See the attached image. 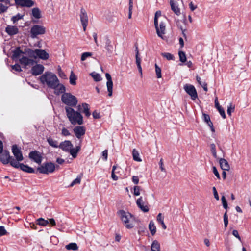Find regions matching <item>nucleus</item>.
<instances>
[{
    "instance_id": "f257e3e1",
    "label": "nucleus",
    "mask_w": 251,
    "mask_h": 251,
    "mask_svg": "<svg viewBox=\"0 0 251 251\" xmlns=\"http://www.w3.org/2000/svg\"><path fill=\"white\" fill-rule=\"evenodd\" d=\"M62 102L67 105L65 111L67 117L73 125L83 124V116L80 112L75 111L72 107L76 106L78 103L77 98L70 93H64L61 96Z\"/></svg>"
},
{
    "instance_id": "f03ea898",
    "label": "nucleus",
    "mask_w": 251,
    "mask_h": 251,
    "mask_svg": "<svg viewBox=\"0 0 251 251\" xmlns=\"http://www.w3.org/2000/svg\"><path fill=\"white\" fill-rule=\"evenodd\" d=\"M12 52V59L16 61L19 58V63L24 65V68L37 63V61L34 60L36 59V49L33 50L27 46H22L16 47Z\"/></svg>"
},
{
    "instance_id": "7ed1b4c3",
    "label": "nucleus",
    "mask_w": 251,
    "mask_h": 251,
    "mask_svg": "<svg viewBox=\"0 0 251 251\" xmlns=\"http://www.w3.org/2000/svg\"><path fill=\"white\" fill-rule=\"evenodd\" d=\"M39 79L41 84L46 85L49 88L55 89L58 85L57 76L51 72H45L39 77Z\"/></svg>"
},
{
    "instance_id": "20e7f679",
    "label": "nucleus",
    "mask_w": 251,
    "mask_h": 251,
    "mask_svg": "<svg viewBox=\"0 0 251 251\" xmlns=\"http://www.w3.org/2000/svg\"><path fill=\"white\" fill-rule=\"evenodd\" d=\"M118 214L120 216L121 220L124 223L126 228L131 229L134 227V225L132 223H129L130 218L134 217L132 214L129 212H126L124 210L118 211Z\"/></svg>"
},
{
    "instance_id": "39448f33",
    "label": "nucleus",
    "mask_w": 251,
    "mask_h": 251,
    "mask_svg": "<svg viewBox=\"0 0 251 251\" xmlns=\"http://www.w3.org/2000/svg\"><path fill=\"white\" fill-rule=\"evenodd\" d=\"M12 160V156L10 155V152L7 150H3V144L2 141L0 140V161L3 164H7Z\"/></svg>"
},
{
    "instance_id": "423d86ee",
    "label": "nucleus",
    "mask_w": 251,
    "mask_h": 251,
    "mask_svg": "<svg viewBox=\"0 0 251 251\" xmlns=\"http://www.w3.org/2000/svg\"><path fill=\"white\" fill-rule=\"evenodd\" d=\"M11 150L15 158V159H14L12 157V160L10 162V165L12 166V164L13 162L16 161L17 163H19L20 161H23L24 160V157L21 148L18 147L17 145L14 144L12 145Z\"/></svg>"
},
{
    "instance_id": "0eeeda50",
    "label": "nucleus",
    "mask_w": 251,
    "mask_h": 251,
    "mask_svg": "<svg viewBox=\"0 0 251 251\" xmlns=\"http://www.w3.org/2000/svg\"><path fill=\"white\" fill-rule=\"evenodd\" d=\"M55 169V167L53 163L46 162L37 168V172L38 171L41 174H48L53 173Z\"/></svg>"
},
{
    "instance_id": "6e6552de",
    "label": "nucleus",
    "mask_w": 251,
    "mask_h": 251,
    "mask_svg": "<svg viewBox=\"0 0 251 251\" xmlns=\"http://www.w3.org/2000/svg\"><path fill=\"white\" fill-rule=\"evenodd\" d=\"M46 28L40 25H34L30 29L31 37L32 38L36 37L39 35L45 34Z\"/></svg>"
},
{
    "instance_id": "1a4fd4ad",
    "label": "nucleus",
    "mask_w": 251,
    "mask_h": 251,
    "mask_svg": "<svg viewBox=\"0 0 251 251\" xmlns=\"http://www.w3.org/2000/svg\"><path fill=\"white\" fill-rule=\"evenodd\" d=\"M12 167L16 168V169H19L20 168L22 171L28 173H36L35 171V170L29 166L27 165H25L23 163H17V162H13L12 164Z\"/></svg>"
},
{
    "instance_id": "9d476101",
    "label": "nucleus",
    "mask_w": 251,
    "mask_h": 251,
    "mask_svg": "<svg viewBox=\"0 0 251 251\" xmlns=\"http://www.w3.org/2000/svg\"><path fill=\"white\" fill-rule=\"evenodd\" d=\"M184 89L190 97L192 100H194L198 98V94L195 87L191 84H186L184 86Z\"/></svg>"
},
{
    "instance_id": "9b49d317",
    "label": "nucleus",
    "mask_w": 251,
    "mask_h": 251,
    "mask_svg": "<svg viewBox=\"0 0 251 251\" xmlns=\"http://www.w3.org/2000/svg\"><path fill=\"white\" fill-rule=\"evenodd\" d=\"M80 18L84 31H85L88 23V18L87 12L83 8L80 10Z\"/></svg>"
},
{
    "instance_id": "f8f14e48",
    "label": "nucleus",
    "mask_w": 251,
    "mask_h": 251,
    "mask_svg": "<svg viewBox=\"0 0 251 251\" xmlns=\"http://www.w3.org/2000/svg\"><path fill=\"white\" fill-rule=\"evenodd\" d=\"M29 158L38 164H40L42 160V156L39 152L36 150L29 152Z\"/></svg>"
},
{
    "instance_id": "ddd939ff",
    "label": "nucleus",
    "mask_w": 251,
    "mask_h": 251,
    "mask_svg": "<svg viewBox=\"0 0 251 251\" xmlns=\"http://www.w3.org/2000/svg\"><path fill=\"white\" fill-rule=\"evenodd\" d=\"M15 5L21 7H30L34 5V2L32 0H15Z\"/></svg>"
},
{
    "instance_id": "4468645a",
    "label": "nucleus",
    "mask_w": 251,
    "mask_h": 251,
    "mask_svg": "<svg viewBox=\"0 0 251 251\" xmlns=\"http://www.w3.org/2000/svg\"><path fill=\"white\" fill-rule=\"evenodd\" d=\"M36 64L35 65H32V67L31 69V73L33 75H38L42 74L44 71V67L41 64Z\"/></svg>"
},
{
    "instance_id": "2eb2a0df",
    "label": "nucleus",
    "mask_w": 251,
    "mask_h": 251,
    "mask_svg": "<svg viewBox=\"0 0 251 251\" xmlns=\"http://www.w3.org/2000/svg\"><path fill=\"white\" fill-rule=\"evenodd\" d=\"M154 26L156 30L157 35L163 38L162 35L165 33L166 26L164 22H161L158 26V22H157V25L154 24Z\"/></svg>"
},
{
    "instance_id": "dca6fc26",
    "label": "nucleus",
    "mask_w": 251,
    "mask_h": 251,
    "mask_svg": "<svg viewBox=\"0 0 251 251\" xmlns=\"http://www.w3.org/2000/svg\"><path fill=\"white\" fill-rule=\"evenodd\" d=\"M105 77L107 80L106 85L107 87V91L108 92V95L109 97H111L112 96L113 85L112 78L111 75L108 73H106Z\"/></svg>"
},
{
    "instance_id": "f3484780",
    "label": "nucleus",
    "mask_w": 251,
    "mask_h": 251,
    "mask_svg": "<svg viewBox=\"0 0 251 251\" xmlns=\"http://www.w3.org/2000/svg\"><path fill=\"white\" fill-rule=\"evenodd\" d=\"M73 147L71 142L69 140H65L60 143L59 148L63 151L69 152L70 149Z\"/></svg>"
},
{
    "instance_id": "a211bd4d",
    "label": "nucleus",
    "mask_w": 251,
    "mask_h": 251,
    "mask_svg": "<svg viewBox=\"0 0 251 251\" xmlns=\"http://www.w3.org/2000/svg\"><path fill=\"white\" fill-rule=\"evenodd\" d=\"M73 131L75 136L78 139H80L85 134L86 130L84 126H76L74 127Z\"/></svg>"
},
{
    "instance_id": "6ab92c4d",
    "label": "nucleus",
    "mask_w": 251,
    "mask_h": 251,
    "mask_svg": "<svg viewBox=\"0 0 251 251\" xmlns=\"http://www.w3.org/2000/svg\"><path fill=\"white\" fill-rule=\"evenodd\" d=\"M36 59L39 57L43 60H47L49 58V54L45 50L43 49H36Z\"/></svg>"
},
{
    "instance_id": "aec40b11",
    "label": "nucleus",
    "mask_w": 251,
    "mask_h": 251,
    "mask_svg": "<svg viewBox=\"0 0 251 251\" xmlns=\"http://www.w3.org/2000/svg\"><path fill=\"white\" fill-rule=\"evenodd\" d=\"M136 204L138 207L144 212H148L149 211V207L148 205H144V202L143 198L140 197L136 201Z\"/></svg>"
},
{
    "instance_id": "412c9836",
    "label": "nucleus",
    "mask_w": 251,
    "mask_h": 251,
    "mask_svg": "<svg viewBox=\"0 0 251 251\" xmlns=\"http://www.w3.org/2000/svg\"><path fill=\"white\" fill-rule=\"evenodd\" d=\"M5 32L10 36H13L19 32V29L16 26L7 25L5 28Z\"/></svg>"
},
{
    "instance_id": "4be33fe9",
    "label": "nucleus",
    "mask_w": 251,
    "mask_h": 251,
    "mask_svg": "<svg viewBox=\"0 0 251 251\" xmlns=\"http://www.w3.org/2000/svg\"><path fill=\"white\" fill-rule=\"evenodd\" d=\"M105 49L107 52L109 54H112L114 50L111 41L109 39L108 36H106L105 38Z\"/></svg>"
},
{
    "instance_id": "5701e85b",
    "label": "nucleus",
    "mask_w": 251,
    "mask_h": 251,
    "mask_svg": "<svg viewBox=\"0 0 251 251\" xmlns=\"http://www.w3.org/2000/svg\"><path fill=\"white\" fill-rule=\"evenodd\" d=\"M219 164L221 168L224 171H228L230 169V166L227 161L224 158L219 159Z\"/></svg>"
},
{
    "instance_id": "b1692460",
    "label": "nucleus",
    "mask_w": 251,
    "mask_h": 251,
    "mask_svg": "<svg viewBox=\"0 0 251 251\" xmlns=\"http://www.w3.org/2000/svg\"><path fill=\"white\" fill-rule=\"evenodd\" d=\"M81 143V140L80 141V143L78 146H76L75 148H73V147L70 149V153L72 156L73 158H76L77 155V153L81 150V145L80 144Z\"/></svg>"
},
{
    "instance_id": "393cba45",
    "label": "nucleus",
    "mask_w": 251,
    "mask_h": 251,
    "mask_svg": "<svg viewBox=\"0 0 251 251\" xmlns=\"http://www.w3.org/2000/svg\"><path fill=\"white\" fill-rule=\"evenodd\" d=\"M54 90V93L56 95H59L61 93L64 94V93H66V87L65 86L61 83H59V81L58 80V85L57 87H56L55 89H53Z\"/></svg>"
},
{
    "instance_id": "a878e982",
    "label": "nucleus",
    "mask_w": 251,
    "mask_h": 251,
    "mask_svg": "<svg viewBox=\"0 0 251 251\" xmlns=\"http://www.w3.org/2000/svg\"><path fill=\"white\" fill-rule=\"evenodd\" d=\"M215 107L218 110L222 118L223 119H225L226 118V115L224 109L221 107V106L220 105L217 98H216L215 100Z\"/></svg>"
},
{
    "instance_id": "bb28decb",
    "label": "nucleus",
    "mask_w": 251,
    "mask_h": 251,
    "mask_svg": "<svg viewBox=\"0 0 251 251\" xmlns=\"http://www.w3.org/2000/svg\"><path fill=\"white\" fill-rule=\"evenodd\" d=\"M170 4L171 7V10L177 16H179L180 15V8L178 7L177 5H176L174 1V0H170Z\"/></svg>"
},
{
    "instance_id": "cd10ccee",
    "label": "nucleus",
    "mask_w": 251,
    "mask_h": 251,
    "mask_svg": "<svg viewBox=\"0 0 251 251\" xmlns=\"http://www.w3.org/2000/svg\"><path fill=\"white\" fill-rule=\"evenodd\" d=\"M32 15L37 19L41 18V11L38 7L33 8L32 9Z\"/></svg>"
},
{
    "instance_id": "c85d7f7f",
    "label": "nucleus",
    "mask_w": 251,
    "mask_h": 251,
    "mask_svg": "<svg viewBox=\"0 0 251 251\" xmlns=\"http://www.w3.org/2000/svg\"><path fill=\"white\" fill-rule=\"evenodd\" d=\"M156 220L157 222L161 225L163 229L167 228V226L164 222V216L162 215V213H160L157 215Z\"/></svg>"
},
{
    "instance_id": "c756f323",
    "label": "nucleus",
    "mask_w": 251,
    "mask_h": 251,
    "mask_svg": "<svg viewBox=\"0 0 251 251\" xmlns=\"http://www.w3.org/2000/svg\"><path fill=\"white\" fill-rule=\"evenodd\" d=\"M151 251H160V245L158 241L154 240L151 245Z\"/></svg>"
},
{
    "instance_id": "7c9ffc66",
    "label": "nucleus",
    "mask_w": 251,
    "mask_h": 251,
    "mask_svg": "<svg viewBox=\"0 0 251 251\" xmlns=\"http://www.w3.org/2000/svg\"><path fill=\"white\" fill-rule=\"evenodd\" d=\"M149 228L151 235L152 236L154 235L156 231V228L153 221L150 222Z\"/></svg>"
},
{
    "instance_id": "2f4dec72",
    "label": "nucleus",
    "mask_w": 251,
    "mask_h": 251,
    "mask_svg": "<svg viewBox=\"0 0 251 251\" xmlns=\"http://www.w3.org/2000/svg\"><path fill=\"white\" fill-rule=\"evenodd\" d=\"M82 106L84 109L83 112L85 114L87 117H89L91 115L89 108V105L86 103H83L82 104Z\"/></svg>"
},
{
    "instance_id": "473e14b6",
    "label": "nucleus",
    "mask_w": 251,
    "mask_h": 251,
    "mask_svg": "<svg viewBox=\"0 0 251 251\" xmlns=\"http://www.w3.org/2000/svg\"><path fill=\"white\" fill-rule=\"evenodd\" d=\"M65 248L68 250L76 251L78 249V247L75 243H71L67 245Z\"/></svg>"
},
{
    "instance_id": "72a5a7b5",
    "label": "nucleus",
    "mask_w": 251,
    "mask_h": 251,
    "mask_svg": "<svg viewBox=\"0 0 251 251\" xmlns=\"http://www.w3.org/2000/svg\"><path fill=\"white\" fill-rule=\"evenodd\" d=\"M47 142L50 146L53 148H59V145H58V142L53 140L50 137L47 138Z\"/></svg>"
},
{
    "instance_id": "f704fd0d",
    "label": "nucleus",
    "mask_w": 251,
    "mask_h": 251,
    "mask_svg": "<svg viewBox=\"0 0 251 251\" xmlns=\"http://www.w3.org/2000/svg\"><path fill=\"white\" fill-rule=\"evenodd\" d=\"M132 156L134 160L138 162L142 161V159L139 157V153L135 149H134L132 151Z\"/></svg>"
},
{
    "instance_id": "c9c22d12",
    "label": "nucleus",
    "mask_w": 251,
    "mask_h": 251,
    "mask_svg": "<svg viewBox=\"0 0 251 251\" xmlns=\"http://www.w3.org/2000/svg\"><path fill=\"white\" fill-rule=\"evenodd\" d=\"M70 83L71 85H76V80L77 79V76L75 75L73 71H71L70 76Z\"/></svg>"
},
{
    "instance_id": "e433bc0d",
    "label": "nucleus",
    "mask_w": 251,
    "mask_h": 251,
    "mask_svg": "<svg viewBox=\"0 0 251 251\" xmlns=\"http://www.w3.org/2000/svg\"><path fill=\"white\" fill-rule=\"evenodd\" d=\"M90 75L93 78L94 80L96 82L100 81L101 80L100 75L99 74L95 72L90 73Z\"/></svg>"
},
{
    "instance_id": "4c0bfd02",
    "label": "nucleus",
    "mask_w": 251,
    "mask_h": 251,
    "mask_svg": "<svg viewBox=\"0 0 251 251\" xmlns=\"http://www.w3.org/2000/svg\"><path fill=\"white\" fill-rule=\"evenodd\" d=\"M136 57V63L137 66V68L138 69L139 72L140 73L141 75H142V67L141 66V59L138 56H135Z\"/></svg>"
},
{
    "instance_id": "58836bf2",
    "label": "nucleus",
    "mask_w": 251,
    "mask_h": 251,
    "mask_svg": "<svg viewBox=\"0 0 251 251\" xmlns=\"http://www.w3.org/2000/svg\"><path fill=\"white\" fill-rule=\"evenodd\" d=\"M161 55L163 57L166 58L168 60H175L174 56L170 53H168V52L161 53Z\"/></svg>"
},
{
    "instance_id": "ea45409f",
    "label": "nucleus",
    "mask_w": 251,
    "mask_h": 251,
    "mask_svg": "<svg viewBox=\"0 0 251 251\" xmlns=\"http://www.w3.org/2000/svg\"><path fill=\"white\" fill-rule=\"evenodd\" d=\"M178 55L179 57V60L182 62L184 63L186 61V56L185 53L183 51H179Z\"/></svg>"
},
{
    "instance_id": "a19ab883",
    "label": "nucleus",
    "mask_w": 251,
    "mask_h": 251,
    "mask_svg": "<svg viewBox=\"0 0 251 251\" xmlns=\"http://www.w3.org/2000/svg\"><path fill=\"white\" fill-rule=\"evenodd\" d=\"M37 224L39 225H41L42 226H46L48 224H49V222L48 220H45L44 219L42 218H39L37 220Z\"/></svg>"
},
{
    "instance_id": "79ce46f5",
    "label": "nucleus",
    "mask_w": 251,
    "mask_h": 251,
    "mask_svg": "<svg viewBox=\"0 0 251 251\" xmlns=\"http://www.w3.org/2000/svg\"><path fill=\"white\" fill-rule=\"evenodd\" d=\"M210 150L211 151V153L213 156V157L217 159V152H216V146L215 144L212 143L210 145Z\"/></svg>"
},
{
    "instance_id": "37998d69",
    "label": "nucleus",
    "mask_w": 251,
    "mask_h": 251,
    "mask_svg": "<svg viewBox=\"0 0 251 251\" xmlns=\"http://www.w3.org/2000/svg\"><path fill=\"white\" fill-rule=\"evenodd\" d=\"M24 15H21L20 13L17 14L16 15L13 16L11 18V21L15 24L18 20L23 19Z\"/></svg>"
},
{
    "instance_id": "c03bdc74",
    "label": "nucleus",
    "mask_w": 251,
    "mask_h": 251,
    "mask_svg": "<svg viewBox=\"0 0 251 251\" xmlns=\"http://www.w3.org/2000/svg\"><path fill=\"white\" fill-rule=\"evenodd\" d=\"M58 74L60 77L63 79H67V77L65 73L62 71L61 68L60 66H58L57 68Z\"/></svg>"
},
{
    "instance_id": "a18cd8bd",
    "label": "nucleus",
    "mask_w": 251,
    "mask_h": 251,
    "mask_svg": "<svg viewBox=\"0 0 251 251\" xmlns=\"http://www.w3.org/2000/svg\"><path fill=\"white\" fill-rule=\"evenodd\" d=\"M227 210L225 212L224 214L223 218H224V227L226 229L227 227L228 224V215H227Z\"/></svg>"
},
{
    "instance_id": "49530a36",
    "label": "nucleus",
    "mask_w": 251,
    "mask_h": 251,
    "mask_svg": "<svg viewBox=\"0 0 251 251\" xmlns=\"http://www.w3.org/2000/svg\"><path fill=\"white\" fill-rule=\"evenodd\" d=\"M155 68L157 78H161L162 77L161 68L156 64H155Z\"/></svg>"
},
{
    "instance_id": "de8ad7c7",
    "label": "nucleus",
    "mask_w": 251,
    "mask_h": 251,
    "mask_svg": "<svg viewBox=\"0 0 251 251\" xmlns=\"http://www.w3.org/2000/svg\"><path fill=\"white\" fill-rule=\"evenodd\" d=\"M92 55V53L89 52H84L82 54L81 57V60L84 61L88 57H90Z\"/></svg>"
},
{
    "instance_id": "09e8293b",
    "label": "nucleus",
    "mask_w": 251,
    "mask_h": 251,
    "mask_svg": "<svg viewBox=\"0 0 251 251\" xmlns=\"http://www.w3.org/2000/svg\"><path fill=\"white\" fill-rule=\"evenodd\" d=\"M133 8V1L132 0H129V11H128V18L131 19L132 16V10Z\"/></svg>"
},
{
    "instance_id": "8fccbe9b",
    "label": "nucleus",
    "mask_w": 251,
    "mask_h": 251,
    "mask_svg": "<svg viewBox=\"0 0 251 251\" xmlns=\"http://www.w3.org/2000/svg\"><path fill=\"white\" fill-rule=\"evenodd\" d=\"M11 67L12 70H14L16 72H20L22 71L20 65L18 63H16L14 65H11Z\"/></svg>"
},
{
    "instance_id": "3c124183",
    "label": "nucleus",
    "mask_w": 251,
    "mask_h": 251,
    "mask_svg": "<svg viewBox=\"0 0 251 251\" xmlns=\"http://www.w3.org/2000/svg\"><path fill=\"white\" fill-rule=\"evenodd\" d=\"M221 201L223 204V207L227 209L228 208V204L226 200V199L224 196H223L221 198Z\"/></svg>"
},
{
    "instance_id": "603ef678",
    "label": "nucleus",
    "mask_w": 251,
    "mask_h": 251,
    "mask_svg": "<svg viewBox=\"0 0 251 251\" xmlns=\"http://www.w3.org/2000/svg\"><path fill=\"white\" fill-rule=\"evenodd\" d=\"M161 12L160 11H157L155 14L154 19V24L156 25H157L158 18L159 17L161 16Z\"/></svg>"
},
{
    "instance_id": "864d4df0",
    "label": "nucleus",
    "mask_w": 251,
    "mask_h": 251,
    "mask_svg": "<svg viewBox=\"0 0 251 251\" xmlns=\"http://www.w3.org/2000/svg\"><path fill=\"white\" fill-rule=\"evenodd\" d=\"M116 168H117V166L116 165H114L112 167L111 177L114 180H117L118 179V176L115 174V172H114Z\"/></svg>"
},
{
    "instance_id": "5fc2aeb1",
    "label": "nucleus",
    "mask_w": 251,
    "mask_h": 251,
    "mask_svg": "<svg viewBox=\"0 0 251 251\" xmlns=\"http://www.w3.org/2000/svg\"><path fill=\"white\" fill-rule=\"evenodd\" d=\"M235 109V105H232L231 103L230 104V105L228 106L227 112L229 115H231V113L234 111Z\"/></svg>"
},
{
    "instance_id": "6e6d98bb",
    "label": "nucleus",
    "mask_w": 251,
    "mask_h": 251,
    "mask_svg": "<svg viewBox=\"0 0 251 251\" xmlns=\"http://www.w3.org/2000/svg\"><path fill=\"white\" fill-rule=\"evenodd\" d=\"M81 181V177H77L75 180H74L69 185V187H72L75 184H79Z\"/></svg>"
},
{
    "instance_id": "4d7b16f0",
    "label": "nucleus",
    "mask_w": 251,
    "mask_h": 251,
    "mask_svg": "<svg viewBox=\"0 0 251 251\" xmlns=\"http://www.w3.org/2000/svg\"><path fill=\"white\" fill-rule=\"evenodd\" d=\"M8 8V6H5L2 3H0V14L6 12Z\"/></svg>"
},
{
    "instance_id": "13d9d810",
    "label": "nucleus",
    "mask_w": 251,
    "mask_h": 251,
    "mask_svg": "<svg viewBox=\"0 0 251 251\" xmlns=\"http://www.w3.org/2000/svg\"><path fill=\"white\" fill-rule=\"evenodd\" d=\"M7 234V232L5 229L4 226H0V236H4Z\"/></svg>"
},
{
    "instance_id": "bf43d9fd",
    "label": "nucleus",
    "mask_w": 251,
    "mask_h": 251,
    "mask_svg": "<svg viewBox=\"0 0 251 251\" xmlns=\"http://www.w3.org/2000/svg\"><path fill=\"white\" fill-rule=\"evenodd\" d=\"M140 187L138 186H135L134 187V195L135 196H139L140 194Z\"/></svg>"
},
{
    "instance_id": "052dcab7",
    "label": "nucleus",
    "mask_w": 251,
    "mask_h": 251,
    "mask_svg": "<svg viewBox=\"0 0 251 251\" xmlns=\"http://www.w3.org/2000/svg\"><path fill=\"white\" fill-rule=\"evenodd\" d=\"M93 117L95 119H100L101 118V116L99 112H98L97 110H95L92 113Z\"/></svg>"
},
{
    "instance_id": "680f3d73",
    "label": "nucleus",
    "mask_w": 251,
    "mask_h": 251,
    "mask_svg": "<svg viewBox=\"0 0 251 251\" xmlns=\"http://www.w3.org/2000/svg\"><path fill=\"white\" fill-rule=\"evenodd\" d=\"M62 134L63 136H67L70 135L71 133L67 128L63 127L62 129Z\"/></svg>"
},
{
    "instance_id": "e2e57ef3",
    "label": "nucleus",
    "mask_w": 251,
    "mask_h": 251,
    "mask_svg": "<svg viewBox=\"0 0 251 251\" xmlns=\"http://www.w3.org/2000/svg\"><path fill=\"white\" fill-rule=\"evenodd\" d=\"M159 167H160V169L161 170V171L162 172H166V169H165V168L163 166V162L162 158H161L160 160V161L159 162Z\"/></svg>"
},
{
    "instance_id": "0e129e2a",
    "label": "nucleus",
    "mask_w": 251,
    "mask_h": 251,
    "mask_svg": "<svg viewBox=\"0 0 251 251\" xmlns=\"http://www.w3.org/2000/svg\"><path fill=\"white\" fill-rule=\"evenodd\" d=\"M202 118H203V121L205 123L208 122L210 120L209 115L208 114H207L205 113L202 114Z\"/></svg>"
},
{
    "instance_id": "69168bd1",
    "label": "nucleus",
    "mask_w": 251,
    "mask_h": 251,
    "mask_svg": "<svg viewBox=\"0 0 251 251\" xmlns=\"http://www.w3.org/2000/svg\"><path fill=\"white\" fill-rule=\"evenodd\" d=\"M213 172L214 174V175H215V176L217 177V178L220 179V176L219 175V173L217 168L215 166L213 167Z\"/></svg>"
},
{
    "instance_id": "338daca9",
    "label": "nucleus",
    "mask_w": 251,
    "mask_h": 251,
    "mask_svg": "<svg viewBox=\"0 0 251 251\" xmlns=\"http://www.w3.org/2000/svg\"><path fill=\"white\" fill-rule=\"evenodd\" d=\"M212 190L214 194V198L216 199V200L218 201L219 200V197L218 194V192L217 191V190L215 187H213L212 188Z\"/></svg>"
},
{
    "instance_id": "774afa93",
    "label": "nucleus",
    "mask_w": 251,
    "mask_h": 251,
    "mask_svg": "<svg viewBox=\"0 0 251 251\" xmlns=\"http://www.w3.org/2000/svg\"><path fill=\"white\" fill-rule=\"evenodd\" d=\"M102 155L103 156V159L104 161H106L107 160L108 157V151L107 150H105L102 151Z\"/></svg>"
}]
</instances>
